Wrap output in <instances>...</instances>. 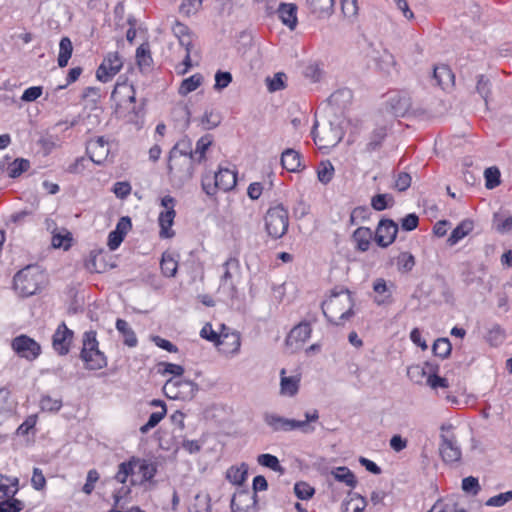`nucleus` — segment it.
Returning <instances> with one entry per match:
<instances>
[{
	"label": "nucleus",
	"mask_w": 512,
	"mask_h": 512,
	"mask_svg": "<svg viewBox=\"0 0 512 512\" xmlns=\"http://www.w3.org/2000/svg\"><path fill=\"white\" fill-rule=\"evenodd\" d=\"M353 307L351 292L344 288L340 291L333 290L329 299L321 305L324 316L335 325H343L349 320L354 315Z\"/></svg>",
	"instance_id": "1"
},
{
	"label": "nucleus",
	"mask_w": 512,
	"mask_h": 512,
	"mask_svg": "<svg viewBox=\"0 0 512 512\" xmlns=\"http://www.w3.org/2000/svg\"><path fill=\"white\" fill-rule=\"evenodd\" d=\"M45 281L44 273L37 266H27L14 276V288L23 297L39 291Z\"/></svg>",
	"instance_id": "2"
},
{
	"label": "nucleus",
	"mask_w": 512,
	"mask_h": 512,
	"mask_svg": "<svg viewBox=\"0 0 512 512\" xmlns=\"http://www.w3.org/2000/svg\"><path fill=\"white\" fill-rule=\"evenodd\" d=\"M194 162L195 158L191 157H168V176L174 187L181 188L192 179Z\"/></svg>",
	"instance_id": "3"
},
{
	"label": "nucleus",
	"mask_w": 512,
	"mask_h": 512,
	"mask_svg": "<svg viewBox=\"0 0 512 512\" xmlns=\"http://www.w3.org/2000/svg\"><path fill=\"white\" fill-rule=\"evenodd\" d=\"M98 345L95 331L91 330L84 333L80 357L89 370H99L107 365V359L104 353L99 350Z\"/></svg>",
	"instance_id": "4"
},
{
	"label": "nucleus",
	"mask_w": 512,
	"mask_h": 512,
	"mask_svg": "<svg viewBox=\"0 0 512 512\" xmlns=\"http://www.w3.org/2000/svg\"><path fill=\"white\" fill-rule=\"evenodd\" d=\"M288 226V211L282 204L268 209L265 215V228L271 238H282L287 232Z\"/></svg>",
	"instance_id": "5"
},
{
	"label": "nucleus",
	"mask_w": 512,
	"mask_h": 512,
	"mask_svg": "<svg viewBox=\"0 0 512 512\" xmlns=\"http://www.w3.org/2000/svg\"><path fill=\"white\" fill-rule=\"evenodd\" d=\"M163 389L167 397L187 401L194 398L198 391V385L190 380L170 378L166 381Z\"/></svg>",
	"instance_id": "6"
},
{
	"label": "nucleus",
	"mask_w": 512,
	"mask_h": 512,
	"mask_svg": "<svg viewBox=\"0 0 512 512\" xmlns=\"http://www.w3.org/2000/svg\"><path fill=\"white\" fill-rule=\"evenodd\" d=\"M318 122L315 121L311 135L315 143L319 144L320 148H328L336 146L343 138L344 132L342 128L329 122L327 126H324L321 131V135L317 133Z\"/></svg>",
	"instance_id": "7"
},
{
	"label": "nucleus",
	"mask_w": 512,
	"mask_h": 512,
	"mask_svg": "<svg viewBox=\"0 0 512 512\" xmlns=\"http://www.w3.org/2000/svg\"><path fill=\"white\" fill-rule=\"evenodd\" d=\"M11 348L20 357L28 361H34L41 354V346L33 338L21 334L11 342Z\"/></svg>",
	"instance_id": "8"
},
{
	"label": "nucleus",
	"mask_w": 512,
	"mask_h": 512,
	"mask_svg": "<svg viewBox=\"0 0 512 512\" xmlns=\"http://www.w3.org/2000/svg\"><path fill=\"white\" fill-rule=\"evenodd\" d=\"M223 274L220 278V287L228 293L230 297H235L237 294V288L235 284V278L239 274L240 264L238 259L229 258L222 265Z\"/></svg>",
	"instance_id": "9"
},
{
	"label": "nucleus",
	"mask_w": 512,
	"mask_h": 512,
	"mask_svg": "<svg viewBox=\"0 0 512 512\" xmlns=\"http://www.w3.org/2000/svg\"><path fill=\"white\" fill-rule=\"evenodd\" d=\"M225 329V325H222V330ZM200 336L210 342H213L216 346L220 347L221 345H224L227 338H231L232 345H233V351H238L240 348V336L238 333H224V331H221L220 333H217L213 330L212 325L209 323H206L201 331Z\"/></svg>",
	"instance_id": "10"
},
{
	"label": "nucleus",
	"mask_w": 512,
	"mask_h": 512,
	"mask_svg": "<svg viewBox=\"0 0 512 512\" xmlns=\"http://www.w3.org/2000/svg\"><path fill=\"white\" fill-rule=\"evenodd\" d=\"M123 62L118 52H110L104 58L96 71V77L101 82H108L122 68Z\"/></svg>",
	"instance_id": "11"
},
{
	"label": "nucleus",
	"mask_w": 512,
	"mask_h": 512,
	"mask_svg": "<svg viewBox=\"0 0 512 512\" xmlns=\"http://www.w3.org/2000/svg\"><path fill=\"white\" fill-rule=\"evenodd\" d=\"M263 420L273 432H289L306 427L304 423H300V420L285 418L275 413H265Z\"/></svg>",
	"instance_id": "12"
},
{
	"label": "nucleus",
	"mask_w": 512,
	"mask_h": 512,
	"mask_svg": "<svg viewBox=\"0 0 512 512\" xmlns=\"http://www.w3.org/2000/svg\"><path fill=\"white\" fill-rule=\"evenodd\" d=\"M398 233V225L391 219H382L375 232V242L382 248L391 245Z\"/></svg>",
	"instance_id": "13"
},
{
	"label": "nucleus",
	"mask_w": 512,
	"mask_h": 512,
	"mask_svg": "<svg viewBox=\"0 0 512 512\" xmlns=\"http://www.w3.org/2000/svg\"><path fill=\"white\" fill-rule=\"evenodd\" d=\"M439 452L442 460L447 464H453L461 460V449L458 446L454 435H441Z\"/></svg>",
	"instance_id": "14"
},
{
	"label": "nucleus",
	"mask_w": 512,
	"mask_h": 512,
	"mask_svg": "<svg viewBox=\"0 0 512 512\" xmlns=\"http://www.w3.org/2000/svg\"><path fill=\"white\" fill-rule=\"evenodd\" d=\"M257 494H250L248 490H240L231 499L232 512H257Z\"/></svg>",
	"instance_id": "15"
},
{
	"label": "nucleus",
	"mask_w": 512,
	"mask_h": 512,
	"mask_svg": "<svg viewBox=\"0 0 512 512\" xmlns=\"http://www.w3.org/2000/svg\"><path fill=\"white\" fill-rule=\"evenodd\" d=\"M86 150L90 160L97 165L103 164L110 153L109 144L103 136L90 141Z\"/></svg>",
	"instance_id": "16"
},
{
	"label": "nucleus",
	"mask_w": 512,
	"mask_h": 512,
	"mask_svg": "<svg viewBox=\"0 0 512 512\" xmlns=\"http://www.w3.org/2000/svg\"><path fill=\"white\" fill-rule=\"evenodd\" d=\"M73 338V331L65 323H61L52 337V345L59 355H66L69 352Z\"/></svg>",
	"instance_id": "17"
},
{
	"label": "nucleus",
	"mask_w": 512,
	"mask_h": 512,
	"mask_svg": "<svg viewBox=\"0 0 512 512\" xmlns=\"http://www.w3.org/2000/svg\"><path fill=\"white\" fill-rule=\"evenodd\" d=\"M311 327L309 323H300L295 326L286 338V345L297 350L310 338Z\"/></svg>",
	"instance_id": "18"
},
{
	"label": "nucleus",
	"mask_w": 512,
	"mask_h": 512,
	"mask_svg": "<svg viewBox=\"0 0 512 512\" xmlns=\"http://www.w3.org/2000/svg\"><path fill=\"white\" fill-rule=\"evenodd\" d=\"M410 108L409 99L400 95H395L389 99L385 106L386 113L392 117H401L406 114Z\"/></svg>",
	"instance_id": "19"
},
{
	"label": "nucleus",
	"mask_w": 512,
	"mask_h": 512,
	"mask_svg": "<svg viewBox=\"0 0 512 512\" xmlns=\"http://www.w3.org/2000/svg\"><path fill=\"white\" fill-rule=\"evenodd\" d=\"M377 56L374 58L377 69L383 74L390 75L392 71L396 70L397 62L392 53L387 49L377 51Z\"/></svg>",
	"instance_id": "20"
},
{
	"label": "nucleus",
	"mask_w": 512,
	"mask_h": 512,
	"mask_svg": "<svg viewBox=\"0 0 512 512\" xmlns=\"http://www.w3.org/2000/svg\"><path fill=\"white\" fill-rule=\"evenodd\" d=\"M280 20L289 29L293 30L297 25V6L292 3H280L277 8Z\"/></svg>",
	"instance_id": "21"
},
{
	"label": "nucleus",
	"mask_w": 512,
	"mask_h": 512,
	"mask_svg": "<svg viewBox=\"0 0 512 512\" xmlns=\"http://www.w3.org/2000/svg\"><path fill=\"white\" fill-rule=\"evenodd\" d=\"M213 180L216 181V186L222 191L233 189L237 183L236 173L227 168H220L214 174Z\"/></svg>",
	"instance_id": "22"
},
{
	"label": "nucleus",
	"mask_w": 512,
	"mask_h": 512,
	"mask_svg": "<svg viewBox=\"0 0 512 512\" xmlns=\"http://www.w3.org/2000/svg\"><path fill=\"white\" fill-rule=\"evenodd\" d=\"M286 370L280 371V394L293 397L298 393L300 378L298 376H285Z\"/></svg>",
	"instance_id": "23"
},
{
	"label": "nucleus",
	"mask_w": 512,
	"mask_h": 512,
	"mask_svg": "<svg viewBox=\"0 0 512 512\" xmlns=\"http://www.w3.org/2000/svg\"><path fill=\"white\" fill-rule=\"evenodd\" d=\"M433 78L442 89H447L454 85L455 76L447 65L436 66Z\"/></svg>",
	"instance_id": "24"
},
{
	"label": "nucleus",
	"mask_w": 512,
	"mask_h": 512,
	"mask_svg": "<svg viewBox=\"0 0 512 512\" xmlns=\"http://www.w3.org/2000/svg\"><path fill=\"white\" fill-rule=\"evenodd\" d=\"M474 228L472 220L465 219L459 223L451 232L447 239V243L450 246L456 245L460 240L467 236Z\"/></svg>",
	"instance_id": "25"
},
{
	"label": "nucleus",
	"mask_w": 512,
	"mask_h": 512,
	"mask_svg": "<svg viewBox=\"0 0 512 512\" xmlns=\"http://www.w3.org/2000/svg\"><path fill=\"white\" fill-rule=\"evenodd\" d=\"M281 165L289 172H297L301 165V155L294 149L288 148L282 152Z\"/></svg>",
	"instance_id": "26"
},
{
	"label": "nucleus",
	"mask_w": 512,
	"mask_h": 512,
	"mask_svg": "<svg viewBox=\"0 0 512 512\" xmlns=\"http://www.w3.org/2000/svg\"><path fill=\"white\" fill-rule=\"evenodd\" d=\"M352 238L356 243V248L361 252H365L370 247L372 231L367 227H359L354 231Z\"/></svg>",
	"instance_id": "27"
},
{
	"label": "nucleus",
	"mask_w": 512,
	"mask_h": 512,
	"mask_svg": "<svg viewBox=\"0 0 512 512\" xmlns=\"http://www.w3.org/2000/svg\"><path fill=\"white\" fill-rule=\"evenodd\" d=\"M307 4L311 12L318 17L331 15L334 8V0H307Z\"/></svg>",
	"instance_id": "28"
},
{
	"label": "nucleus",
	"mask_w": 512,
	"mask_h": 512,
	"mask_svg": "<svg viewBox=\"0 0 512 512\" xmlns=\"http://www.w3.org/2000/svg\"><path fill=\"white\" fill-rule=\"evenodd\" d=\"M176 212L175 210L163 211L159 215V225L161 227L160 236L163 238H170L174 235V232L171 230V226L173 225L174 218Z\"/></svg>",
	"instance_id": "29"
},
{
	"label": "nucleus",
	"mask_w": 512,
	"mask_h": 512,
	"mask_svg": "<svg viewBox=\"0 0 512 512\" xmlns=\"http://www.w3.org/2000/svg\"><path fill=\"white\" fill-rule=\"evenodd\" d=\"M349 499L343 503V512H363L367 506V500L357 493H349Z\"/></svg>",
	"instance_id": "30"
},
{
	"label": "nucleus",
	"mask_w": 512,
	"mask_h": 512,
	"mask_svg": "<svg viewBox=\"0 0 512 512\" xmlns=\"http://www.w3.org/2000/svg\"><path fill=\"white\" fill-rule=\"evenodd\" d=\"M386 136L387 127L385 125L375 128L370 135L369 142L366 144L365 151L370 153L379 149Z\"/></svg>",
	"instance_id": "31"
},
{
	"label": "nucleus",
	"mask_w": 512,
	"mask_h": 512,
	"mask_svg": "<svg viewBox=\"0 0 512 512\" xmlns=\"http://www.w3.org/2000/svg\"><path fill=\"white\" fill-rule=\"evenodd\" d=\"M136 61L141 71L150 69L153 59L148 43L141 44L136 50Z\"/></svg>",
	"instance_id": "32"
},
{
	"label": "nucleus",
	"mask_w": 512,
	"mask_h": 512,
	"mask_svg": "<svg viewBox=\"0 0 512 512\" xmlns=\"http://www.w3.org/2000/svg\"><path fill=\"white\" fill-rule=\"evenodd\" d=\"M169 156L194 158L192 142L185 137L179 140L170 150Z\"/></svg>",
	"instance_id": "33"
},
{
	"label": "nucleus",
	"mask_w": 512,
	"mask_h": 512,
	"mask_svg": "<svg viewBox=\"0 0 512 512\" xmlns=\"http://www.w3.org/2000/svg\"><path fill=\"white\" fill-rule=\"evenodd\" d=\"M352 100V91L349 88L336 90L328 98V102L338 108H344Z\"/></svg>",
	"instance_id": "34"
},
{
	"label": "nucleus",
	"mask_w": 512,
	"mask_h": 512,
	"mask_svg": "<svg viewBox=\"0 0 512 512\" xmlns=\"http://www.w3.org/2000/svg\"><path fill=\"white\" fill-rule=\"evenodd\" d=\"M493 225L499 233H507L512 230V215L506 211L494 214Z\"/></svg>",
	"instance_id": "35"
},
{
	"label": "nucleus",
	"mask_w": 512,
	"mask_h": 512,
	"mask_svg": "<svg viewBox=\"0 0 512 512\" xmlns=\"http://www.w3.org/2000/svg\"><path fill=\"white\" fill-rule=\"evenodd\" d=\"M426 366L429 368V375L427 376V385L432 389L437 388H448V380L444 377L437 375L438 366L429 362H426Z\"/></svg>",
	"instance_id": "36"
},
{
	"label": "nucleus",
	"mask_w": 512,
	"mask_h": 512,
	"mask_svg": "<svg viewBox=\"0 0 512 512\" xmlns=\"http://www.w3.org/2000/svg\"><path fill=\"white\" fill-rule=\"evenodd\" d=\"M203 83V76L200 73H196L184 80H182L178 93L181 96H186L189 93L195 91Z\"/></svg>",
	"instance_id": "37"
},
{
	"label": "nucleus",
	"mask_w": 512,
	"mask_h": 512,
	"mask_svg": "<svg viewBox=\"0 0 512 512\" xmlns=\"http://www.w3.org/2000/svg\"><path fill=\"white\" fill-rule=\"evenodd\" d=\"M73 52V45L68 37H63L59 43L58 65L63 68L67 66Z\"/></svg>",
	"instance_id": "38"
},
{
	"label": "nucleus",
	"mask_w": 512,
	"mask_h": 512,
	"mask_svg": "<svg viewBox=\"0 0 512 512\" xmlns=\"http://www.w3.org/2000/svg\"><path fill=\"white\" fill-rule=\"evenodd\" d=\"M116 329L123 335L125 345L129 347H135L137 345V337L125 320L117 319Z\"/></svg>",
	"instance_id": "39"
},
{
	"label": "nucleus",
	"mask_w": 512,
	"mask_h": 512,
	"mask_svg": "<svg viewBox=\"0 0 512 512\" xmlns=\"http://www.w3.org/2000/svg\"><path fill=\"white\" fill-rule=\"evenodd\" d=\"M429 375V368L426 366V362L424 365H412L407 369V376L411 381L417 384H422L424 380L427 381V376Z\"/></svg>",
	"instance_id": "40"
},
{
	"label": "nucleus",
	"mask_w": 512,
	"mask_h": 512,
	"mask_svg": "<svg viewBox=\"0 0 512 512\" xmlns=\"http://www.w3.org/2000/svg\"><path fill=\"white\" fill-rule=\"evenodd\" d=\"M332 475L338 482H343L352 488H354L357 484L355 475L349 468L345 466L337 467L334 471H332Z\"/></svg>",
	"instance_id": "41"
},
{
	"label": "nucleus",
	"mask_w": 512,
	"mask_h": 512,
	"mask_svg": "<svg viewBox=\"0 0 512 512\" xmlns=\"http://www.w3.org/2000/svg\"><path fill=\"white\" fill-rule=\"evenodd\" d=\"M71 233L67 231L65 228H62L61 231L52 230V246L54 248L63 247L67 250L71 246Z\"/></svg>",
	"instance_id": "42"
},
{
	"label": "nucleus",
	"mask_w": 512,
	"mask_h": 512,
	"mask_svg": "<svg viewBox=\"0 0 512 512\" xmlns=\"http://www.w3.org/2000/svg\"><path fill=\"white\" fill-rule=\"evenodd\" d=\"M247 474L248 467L243 463L240 467L229 468L227 470L226 477L231 483L235 485H242L246 480Z\"/></svg>",
	"instance_id": "43"
},
{
	"label": "nucleus",
	"mask_w": 512,
	"mask_h": 512,
	"mask_svg": "<svg viewBox=\"0 0 512 512\" xmlns=\"http://www.w3.org/2000/svg\"><path fill=\"white\" fill-rule=\"evenodd\" d=\"M212 144L211 135L202 136L196 143L195 149H193V154L195 161L201 163L205 159V154L208 148Z\"/></svg>",
	"instance_id": "44"
},
{
	"label": "nucleus",
	"mask_w": 512,
	"mask_h": 512,
	"mask_svg": "<svg viewBox=\"0 0 512 512\" xmlns=\"http://www.w3.org/2000/svg\"><path fill=\"white\" fill-rule=\"evenodd\" d=\"M137 461L138 460H136L133 457L131 460L127 462L120 463L118 466V471L115 475V479L121 484L126 483L128 476L134 473V466L137 463Z\"/></svg>",
	"instance_id": "45"
},
{
	"label": "nucleus",
	"mask_w": 512,
	"mask_h": 512,
	"mask_svg": "<svg viewBox=\"0 0 512 512\" xmlns=\"http://www.w3.org/2000/svg\"><path fill=\"white\" fill-rule=\"evenodd\" d=\"M394 205V197L391 194H377L371 199V206L376 211H383Z\"/></svg>",
	"instance_id": "46"
},
{
	"label": "nucleus",
	"mask_w": 512,
	"mask_h": 512,
	"mask_svg": "<svg viewBox=\"0 0 512 512\" xmlns=\"http://www.w3.org/2000/svg\"><path fill=\"white\" fill-rule=\"evenodd\" d=\"M160 267H161L162 273L165 276L173 277V276H175V274L177 272L178 263L171 254L164 253L162 255Z\"/></svg>",
	"instance_id": "47"
},
{
	"label": "nucleus",
	"mask_w": 512,
	"mask_h": 512,
	"mask_svg": "<svg viewBox=\"0 0 512 512\" xmlns=\"http://www.w3.org/2000/svg\"><path fill=\"white\" fill-rule=\"evenodd\" d=\"M452 346L448 338H438L432 347L433 353L445 359L451 354Z\"/></svg>",
	"instance_id": "48"
},
{
	"label": "nucleus",
	"mask_w": 512,
	"mask_h": 512,
	"mask_svg": "<svg viewBox=\"0 0 512 512\" xmlns=\"http://www.w3.org/2000/svg\"><path fill=\"white\" fill-rule=\"evenodd\" d=\"M476 92L483 98L486 107L488 106V99L491 94V83L485 75L477 76Z\"/></svg>",
	"instance_id": "49"
},
{
	"label": "nucleus",
	"mask_w": 512,
	"mask_h": 512,
	"mask_svg": "<svg viewBox=\"0 0 512 512\" xmlns=\"http://www.w3.org/2000/svg\"><path fill=\"white\" fill-rule=\"evenodd\" d=\"M30 168V162L27 159L17 158L15 159L8 168V175L11 178L19 177L23 172Z\"/></svg>",
	"instance_id": "50"
},
{
	"label": "nucleus",
	"mask_w": 512,
	"mask_h": 512,
	"mask_svg": "<svg viewBox=\"0 0 512 512\" xmlns=\"http://www.w3.org/2000/svg\"><path fill=\"white\" fill-rule=\"evenodd\" d=\"M257 462L260 465L267 467L273 471L281 473H283L284 471L283 467L279 463L278 458L272 454H260L257 458Z\"/></svg>",
	"instance_id": "51"
},
{
	"label": "nucleus",
	"mask_w": 512,
	"mask_h": 512,
	"mask_svg": "<svg viewBox=\"0 0 512 512\" xmlns=\"http://www.w3.org/2000/svg\"><path fill=\"white\" fill-rule=\"evenodd\" d=\"M17 483V479L11 484L8 478L0 475V500L14 496L17 492Z\"/></svg>",
	"instance_id": "52"
},
{
	"label": "nucleus",
	"mask_w": 512,
	"mask_h": 512,
	"mask_svg": "<svg viewBox=\"0 0 512 512\" xmlns=\"http://www.w3.org/2000/svg\"><path fill=\"white\" fill-rule=\"evenodd\" d=\"M334 175V167L330 161H323L317 170L318 180L323 184H328Z\"/></svg>",
	"instance_id": "53"
},
{
	"label": "nucleus",
	"mask_w": 512,
	"mask_h": 512,
	"mask_svg": "<svg viewBox=\"0 0 512 512\" xmlns=\"http://www.w3.org/2000/svg\"><path fill=\"white\" fill-rule=\"evenodd\" d=\"M172 31L175 37L178 38L180 45L189 44V37H191L192 35L190 33L189 28L185 24L176 21L172 27Z\"/></svg>",
	"instance_id": "54"
},
{
	"label": "nucleus",
	"mask_w": 512,
	"mask_h": 512,
	"mask_svg": "<svg viewBox=\"0 0 512 512\" xmlns=\"http://www.w3.org/2000/svg\"><path fill=\"white\" fill-rule=\"evenodd\" d=\"M23 508L24 503L13 496L0 501V512H20Z\"/></svg>",
	"instance_id": "55"
},
{
	"label": "nucleus",
	"mask_w": 512,
	"mask_h": 512,
	"mask_svg": "<svg viewBox=\"0 0 512 512\" xmlns=\"http://www.w3.org/2000/svg\"><path fill=\"white\" fill-rule=\"evenodd\" d=\"M221 115L214 111H205L204 115L201 118V123L204 126V129L211 130L219 126L221 123Z\"/></svg>",
	"instance_id": "56"
},
{
	"label": "nucleus",
	"mask_w": 512,
	"mask_h": 512,
	"mask_svg": "<svg viewBox=\"0 0 512 512\" xmlns=\"http://www.w3.org/2000/svg\"><path fill=\"white\" fill-rule=\"evenodd\" d=\"M373 290L380 295H385L382 299H376V302L379 305L388 302L391 298V293L389 292L387 283L383 278H378L374 281Z\"/></svg>",
	"instance_id": "57"
},
{
	"label": "nucleus",
	"mask_w": 512,
	"mask_h": 512,
	"mask_svg": "<svg viewBox=\"0 0 512 512\" xmlns=\"http://www.w3.org/2000/svg\"><path fill=\"white\" fill-rule=\"evenodd\" d=\"M166 415V408L163 406L161 411L153 412L147 421L146 424L142 425L140 427V432L145 434L150 429L154 428L158 423L165 417Z\"/></svg>",
	"instance_id": "58"
},
{
	"label": "nucleus",
	"mask_w": 512,
	"mask_h": 512,
	"mask_svg": "<svg viewBox=\"0 0 512 512\" xmlns=\"http://www.w3.org/2000/svg\"><path fill=\"white\" fill-rule=\"evenodd\" d=\"M294 492L299 499L308 500L314 495L315 490L306 482H297L294 485Z\"/></svg>",
	"instance_id": "59"
},
{
	"label": "nucleus",
	"mask_w": 512,
	"mask_h": 512,
	"mask_svg": "<svg viewBox=\"0 0 512 512\" xmlns=\"http://www.w3.org/2000/svg\"><path fill=\"white\" fill-rule=\"evenodd\" d=\"M486 187L493 189L500 184V171L496 167H489L484 171Z\"/></svg>",
	"instance_id": "60"
},
{
	"label": "nucleus",
	"mask_w": 512,
	"mask_h": 512,
	"mask_svg": "<svg viewBox=\"0 0 512 512\" xmlns=\"http://www.w3.org/2000/svg\"><path fill=\"white\" fill-rule=\"evenodd\" d=\"M42 411L57 412L62 407L61 399H53L49 395L43 396L40 400Z\"/></svg>",
	"instance_id": "61"
},
{
	"label": "nucleus",
	"mask_w": 512,
	"mask_h": 512,
	"mask_svg": "<svg viewBox=\"0 0 512 512\" xmlns=\"http://www.w3.org/2000/svg\"><path fill=\"white\" fill-rule=\"evenodd\" d=\"M398 269L403 272H409L415 265V258L408 252H402L397 261Z\"/></svg>",
	"instance_id": "62"
},
{
	"label": "nucleus",
	"mask_w": 512,
	"mask_h": 512,
	"mask_svg": "<svg viewBox=\"0 0 512 512\" xmlns=\"http://www.w3.org/2000/svg\"><path fill=\"white\" fill-rule=\"evenodd\" d=\"M232 82V74L227 71L218 70L215 74L214 89L221 91Z\"/></svg>",
	"instance_id": "63"
},
{
	"label": "nucleus",
	"mask_w": 512,
	"mask_h": 512,
	"mask_svg": "<svg viewBox=\"0 0 512 512\" xmlns=\"http://www.w3.org/2000/svg\"><path fill=\"white\" fill-rule=\"evenodd\" d=\"M510 501H512V491H507L490 497L486 501V505L490 507H502Z\"/></svg>",
	"instance_id": "64"
}]
</instances>
